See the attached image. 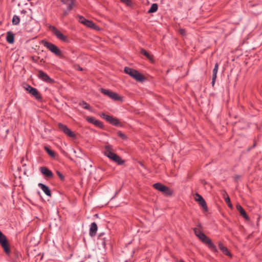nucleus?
I'll return each instance as SVG.
<instances>
[{
  "mask_svg": "<svg viewBox=\"0 0 262 262\" xmlns=\"http://www.w3.org/2000/svg\"><path fill=\"white\" fill-rule=\"evenodd\" d=\"M193 230L195 235L203 243L205 244L210 250L213 252H217L216 246L209 237L196 228H194Z\"/></svg>",
  "mask_w": 262,
  "mask_h": 262,
  "instance_id": "1",
  "label": "nucleus"
},
{
  "mask_svg": "<svg viewBox=\"0 0 262 262\" xmlns=\"http://www.w3.org/2000/svg\"><path fill=\"white\" fill-rule=\"evenodd\" d=\"M105 151L104 154L113 161L117 163L118 165H121L124 164L125 161L116 154L112 151L113 147L111 145H105L104 147Z\"/></svg>",
  "mask_w": 262,
  "mask_h": 262,
  "instance_id": "2",
  "label": "nucleus"
},
{
  "mask_svg": "<svg viewBox=\"0 0 262 262\" xmlns=\"http://www.w3.org/2000/svg\"><path fill=\"white\" fill-rule=\"evenodd\" d=\"M124 72L129 75L138 82H142L147 79L146 77L140 73L138 71L128 67L124 68Z\"/></svg>",
  "mask_w": 262,
  "mask_h": 262,
  "instance_id": "3",
  "label": "nucleus"
},
{
  "mask_svg": "<svg viewBox=\"0 0 262 262\" xmlns=\"http://www.w3.org/2000/svg\"><path fill=\"white\" fill-rule=\"evenodd\" d=\"M124 72L129 75L138 82H142L147 79L146 77L140 73L138 71L128 67L124 68Z\"/></svg>",
  "mask_w": 262,
  "mask_h": 262,
  "instance_id": "4",
  "label": "nucleus"
},
{
  "mask_svg": "<svg viewBox=\"0 0 262 262\" xmlns=\"http://www.w3.org/2000/svg\"><path fill=\"white\" fill-rule=\"evenodd\" d=\"M40 43L46 47L57 57L63 58V56L62 51L55 45L47 41L46 39L41 40Z\"/></svg>",
  "mask_w": 262,
  "mask_h": 262,
  "instance_id": "5",
  "label": "nucleus"
},
{
  "mask_svg": "<svg viewBox=\"0 0 262 262\" xmlns=\"http://www.w3.org/2000/svg\"><path fill=\"white\" fill-rule=\"evenodd\" d=\"M100 116L112 125L116 127L123 126V123L121 122L118 118L114 117L113 116L108 115L104 113H102L100 115Z\"/></svg>",
  "mask_w": 262,
  "mask_h": 262,
  "instance_id": "6",
  "label": "nucleus"
},
{
  "mask_svg": "<svg viewBox=\"0 0 262 262\" xmlns=\"http://www.w3.org/2000/svg\"><path fill=\"white\" fill-rule=\"evenodd\" d=\"M100 91L101 92V93H102L104 95L108 96V97H110L114 101L122 102L123 100V97L120 96L117 93L114 92L113 91L110 90L101 88L100 89Z\"/></svg>",
  "mask_w": 262,
  "mask_h": 262,
  "instance_id": "7",
  "label": "nucleus"
},
{
  "mask_svg": "<svg viewBox=\"0 0 262 262\" xmlns=\"http://www.w3.org/2000/svg\"><path fill=\"white\" fill-rule=\"evenodd\" d=\"M24 88L32 96L35 98L39 102L42 101V97L39 91L35 88H33L28 84H25Z\"/></svg>",
  "mask_w": 262,
  "mask_h": 262,
  "instance_id": "8",
  "label": "nucleus"
},
{
  "mask_svg": "<svg viewBox=\"0 0 262 262\" xmlns=\"http://www.w3.org/2000/svg\"><path fill=\"white\" fill-rule=\"evenodd\" d=\"M24 88L32 96L35 98L39 102L42 101V97L39 91L35 88H33L28 84H25Z\"/></svg>",
  "mask_w": 262,
  "mask_h": 262,
  "instance_id": "9",
  "label": "nucleus"
},
{
  "mask_svg": "<svg viewBox=\"0 0 262 262\" xmlns=\"http://www.w3.org/2000/svg\"><path fill=\"white\" fill-rule=\"evenodd\" d=\"M49 28L58 39L64 42H69V40L68 37L63 34L57 28L53 26H50Z\"/></svg>",
  "mask_w": 262,
  "mask_h": 262,
  "instance_id": "10",
  "label": "nucleus"
},
{
  "mask_svg": "<svg viewBox=\"0 0 262 262\" xmlns=\"http://www.w3.org/2000/svg\"><path fill=\"white\" fill-rule=\"evenodd\" d=\"M57 126L59 130L62 132L64 134H66L68 137L74 139L76 138L75 134L73 132H72L67 126V125L63 124L62 123H58L57 124Z\"/></svg>",
  "mask_w": 262,
  "mask_h": 262,
  "instance_id": "11",
  "label": "nucleus"
},
{
  "mask_svg": "<svg viewBox=\"0 0 262 262\" xmlns=\"http://www.w3.org/2000/svg\"><path fill=\"white\" fill-rule=\"evenodd\" d=\"M37 77L43 81L51 84H54L55 81L54 79L50 77V76L42 70L37 71Z\"/></svg>",
  "mask_w": 262,
  "mask_h": 262,
  "instance_id": "12",
  "label": "nucleus"
},
{
  "mask_svg": "<svg viewBox=\"0 0 262 262\" xmlns=\"http://www.w3.org/2000/svg\"><path fill=\"white\" fill-rule=\"evenodd\" d=\"M0 244L5 253L9 254L10 252L9 244L6 236L0 231Z\"/></svg>",
  "mask_w": 262,
  "mask_h": 262,
  "instance_id": "13",
  "label": "nucleus"
},
{
  "mask_svg": "<svg viewBox=\"0 0 262 262\" xmlns=\"http://www.w3.org/2000/svg\"><path fill=\"white\" fill-rule=\"evenodd\" d=\"M39 170L46 179H50L53 178V173L48 167L45 166L40 167Z\"/></svg>",
  "mask_w": 262,
  "mask_h": 262,
  "instance_id": "14",
  "label": "nucleus"
},
{
  "mask_svg": "<svg viewBox=\"0 0 262 262\" xmlns=\"http://www.w3.org/2000/svg\"><path fill=\"white\" fill-rule=\"evenodd\" d=\"M236 208L237 210L239 212L240 215L242 216L243 217H244L247 221L250 220V218L247 215L246 211L239 204H237L236 205Z\"/></svg>",
  "mask_w": 262,
  "mask_h": 262,
  "instance_id": "15",
  "label": "nucleus"
},
{
  "mask_svg": "<svg viewBox=\"0 0 262 262\" xmlns=\"http://www.w3.org/2000/svg\"><path fill=\"white\" fill-rule=\"evenodd\" d=\"M218 246L219 249L222 252L223 254L227 256L232 257V255L231 252L229 251L228 249L224 245V244L222 243L219 242Z\"/></svg>",
  "mask_w": 262,
  "mask_h": 262,
  "instance_id": "16",
  "label": "nucleus"
},
{
  "mask_svg": "<svg viewBox=\"0 0 262 262\" xmlns=\"http://www.w3.org/2000/svg\"><path fill=\"white\" fill-rule=\"evenodd\" d=\"M38 185L47 196L51 197V191L48 186L42 183H39Z\"/></svg>",
  "mask_w": 262,
  "mask_h": 262,
  "instance_id": "17",
  "label": "nucleus"
},
{
  "mask_svg": "<svg viewBox=\"0 0 262 262\" xmlns=\"http://www.w3.org/2000/svg\"><path fill=\"white\" fill-rule=\"evenodd\" d=\"M98 229V226L95 222L91 223L89 234L91 237L94 236L96 234V232Z\"/></svg>",
  "mask_w": 262,
  "mask_h": 262,
  "instance_id": "18",
  "label": "nucleus"
},
{
  "mask_svg": "<svg viewBox=\"0 0 262 262\" xmlns=\"http://www.w3.org/2000/svg\"><path fill=\"white\" fill-rule=\"evenodd\" d=\"M43 148L51 158L56 159V158L58 157V155L56 152L51 149L48 146H45Z\"/></svg>",
  "mask_w": 262,
  "mask_h": 262,
  "instance_id": "19",
  "label": "nucleus"
},
{
  "mask_svg": "<svg viewBox=\"0 0 262 262\" xmlns=\"http://www.w3.org/2000/svg\"><path fill=\"white\" fill-rule=\"evenodd\" d=\"M106 237H105L104 233H101L99 234L98 241L100 244L102 245L104 248L106 246Z\"/></svg>",
  "mask_w": 262,
  "mask_h": 262,
  "instance_id": "20",
  "label": "nucleus"
},
{
  "mask_svg": "<svg viewBox=\"0 0 262 262\" xmlns=\"http://www.w3.org/2000/svg\"><path fill=\"white\" fill-rule=\"evenodd\" d=\"M6 40L9 43H13L14 41V34L10 31L7 33Z\"/></svg>",
  "mask_w": 262,
  "mask_h": 262,
  "instance_id": "21",
  "label": "nucleus"
},
{
  "mask_svg": "<svg viewBox=\"0 0 262 262\" xmlns=\"http://www.w3.org/2000/svg\"><path fill=\"white\" fill-rule=\"evenodd\" d=\"M84 25L90 28L94 29L95 30L99 29V27L92 20H89L87 19Z\"/></svg>",
  "mask_w": 262,
  "mask_h": 262,
  "instance_id": "22",
  "label": "nucleus"
},
{
  "mask_svg": "<svg viewBox=\"0 0 262 262\" xmlns=\"http://www.w3.org/2000/svg\"><path fill=\"white\" fill-rule=\"evenodd\" d=\"M199 204L202 206L205 212L208 211V208L206 204V202L204 198L200 199L197 202Z\"/></svg>",
  "mask_w": 262,
  "mask_h": 262,
  "instance_id": "23",
  "label": "nucleus"
},
{
  "mask_svg": "<svg viewBox=\"0 0 262 262\" xmlns=\"http://www.w3.org/2000/svg\"><path fill=\"white\" fill-rule=\"evenodd\" d=\"M162 192L166 196H171L173 194V191L168 187L166 185L163 189Z\"/></svg>",
  "mask_w": 262,
  "mask_h": 262,
  "instance_id": "24",
  "label": "nucleus"
},
{
  "mask_svg": "<svg viewBox=\"0 0 262 262\" xmlns=\"http://www.w3.org/2000/svg\"><path fill=\"white\" fill-rule=\"evenodd\" d=\"M140 53L145 56L149 60H153L152 55H151L145 49L142 48L140 50Z\"/></svg>",
  "mask_w": 262,
  "mask_h": 262,
  "instance_id": "25",
  "label": "nucleus"
},
{
  "mask_svg": "<svg viewBox=\"0 0 262 262\" xmlns=\"http://www.w3.org/2000/svg\"><path fill=\"white\" fill-rule=\"evenodd\" d=\"M165 186V185H164V184L160 183H156L152 185L153 187L155 189H156L160 192L162 191L163 189L164 188Z\"/></svg>",
  "mask_w": 262,
  "mask_h": 262,
  "instance_id": "26",
  "label": "nucleus"
},
{
  "mask_svg": "<svg viewBox=\"0 0 262 262\" xmlns=\"http://www.w3.org/2000/svg\"><path fill=\"white\" fill-rule=\"evenodd\" d=\"M158 9V5L157 3H154L151 5L150 8L148 10V13H152L156 12Z\"/></svg>",
  "mask_w": 262,
  "mask_h": 262,
  "instance_id": "27",
  "label": "nucleus"
},
{
  "mask_svg": "<svg viewBox=\"0 0 262 262\" xmlns=\"http://www.w3.org/2000/svg\"><path fill=\"white\" fill-rule=\"evenodd\" d=\"M79 105L81 106L83 108L89 111H92V107L90 104L87 103L85 101H82L79 103Z\"/></svg>",
  "mask_w": 262,
  "mask_h": 262,
  "instance_id": "28",
  "label": "nucleus"
},
{
  "mask_svg": "<svg viewBox=\"0 0 262 262\" xmlns=\"http://www.w3.org/2000/svg\"><path fill=\"white\" fill-rule=\"evenodd\" d=\"M217 71H218L217 70H215L214 69H213V71H212V82H211L212 86H214L216 79Z\"/></svg>",
  "mask_w": 262,
  "mask_h": 262,
  "instance_id": "29",
  "label": "nucleus"
},
{
  "mask_svg": "<svg viewBox=\"0 0 262 262\" xmlns=\"http://www.w3.org/2000/svg\"><path fill=\"white\" fill-rule=\"evenodd\" d=\"M95 125L96 126L101 128V129H104V126L103 123L100 121L96 119L95 121L94 122V123L93 124Z\"/></svg>",
  "mask_w": 262,
  "mask_h": 262,
  "instance_id": "30",
  "label": "nucleus"
},
{
  "mask_svg": "<svg viewBox=\"0 0 262 262\" xmlns=\"http://www.w3.org/2000/svg\"><path fill=\"white\" fill-rule=\"evenodd\" d=\"M117 135L120 138H121L123 140H126L127 139V136L124 134V133H123L121 131H118L117 133Z\"/></svg>",
  "mask_w": 262,
  "mask_h": 262,
  "instance_id": "31",
  "label": "nucleus"
},
{
  "mask_svg": "<svg viewBox=\"0 0 262 262\" xmlns=\"http://www.w3.org/2000/svg\"><path fill=\"white\" fill-rule=\"evenodd\" d=\"M225 201L226 203L227 204L228 206L230 208H233V205L231 202L229 196H226L225 199Z\"/></svg>",
  "mask_w": 262,
  "mask_h": 262,
  "instance_id": "32",
  "label": "nucleus"
},
{
  "mask_svg": "<svg viewBox=\"0 0 262 262\" xmlns=\"http://www.w3.org/2000/svg\"><path fill=\"white\" fill-rule=\"evenodd\" d=\"M85 119L88 122L93 124L96 119L92 116H86Z\"/></svg>",
  "mask_w": 262,
  "mask_h": 262,
  "instance_id": "33",
  "label": "nucleus"
},
{
  "mask_svg": "<svg viewBox=\"0 0 262 262\" xmlns=\"http://www.w3.org/2000/svg\"><path fill=\"white\" fill-rule=\"evenodd\" d=\"M75 1H76V0L72 1L71 2H70V3H69L68 5H67L68 7H67V9H68V11H71L72 10V9L73 8V7L74 6Z\"/></svg>",
  "mask_w": 262,
  "mask_h": 262,
  "instance_id": "34",
  "label": "nucleus"
},
{
  "mask_svg": "<svg viewBox=\"0 0 262 262\" xmlns=\"http://www.w3.org/2000/svg\"><path fill=\"white\" fill-rule=\"evenodd\" d=\"M56 173L57 175L58 176L59 178L60 179V180L61 181H62V182L64 181V180H65V177H64V176L62 173H61L58 170H57Z\"/></svg>",
  "mask_w": 262,
  "mask_h": 262,
  "instance_id": "35",
  "label": "nucleus"
},
{
  "mask_svg": "<svg viewBox=\"0 0 262 262\" xmlns=\"http://www.w3.org/2000/svg\"><path fill=\"white\" fill-rule=\"evenodd\" d=\"M121 2L125 4L127 6L132 7L133 6V2L132 0H120Z\"/></svg>",
  "mask_w": 262,
  "mask_h": 262,
  "instance_id": "36",
  "label": "nucleus"
},
{
  "mask_svg": "<svg viewBox=\"0 0 262 262\" xmlns=\"http://www.w3.org/2000/svg\"><path fill=\"white\" fill-rule=\"evenodd\" d=\"M78 17L79 18V21L81 24L84 25L87 19L81 15H78Z\"/></svg>",
  "mask_w": 262,
  "mask_h": 262,
  "instance_id": "37",
  "label": "nucleus"
},
{
  "mask_svg": "<svg viewBox=\"0 0 262 262\" xmlns=\"http://www.w3.org/2000/svg\"><path fill=\"white\" fill-rule=\"evenodd\" d=\"M257 139L255 138H254L253 144L251 147H250L248 148V150L249 151V150H251L252 149H253L254 148H255L257 145Z\"/></svg>",
  "mask_w": 262,
  "mask_h": 262,
  "instance_id": "38",
  "label": "nucleus"
},
{
  "mask_svg": "<svg viewBox=\"0 0 262 262\" xmlns=\"http://www.w3.org/2000/svg\"><path fill=\"white\" fill-rule=\"evenodd\" d=\"M203 198V196L201 195H200V194H199L198 193L196 192L195 193L194 199H195V201L198 202L200 199H202Z\"/></svg>",
  "mask_w": 262,
  "mask_h": 262,
  "instance_id": "39",
  "label": "nucleus"
},
{
  "mask_svg": "<svg viewBox=\"0 0 262 262\" xmlns=\"http://www.w3.org/2000/svg\"><path fill=\"white\" fill-rule=\"evenodd\" d=\"M40 57L39 56H32L31 57V59L33 62H37L38 60L39 59Z\"/></svg>",
  "mask_w": 262,
  "mask_h": 262,
  "instance_id": "40",
  "label": "nucleus"
},
{
  "mask_svg": "<svg viewBox=\"0 0 262 262\" xmlns=\"http://www.w3.org/2000/svg\"><path fill=\"white\" fill-rule=\"evenodd\" d=\"M179 32L180 33V34L183 36H185L186 35V32H185V30L184 29H180L179 30Z\"/></svg>",
  "mask_w": 262,
  "mask_h": 262,
  "instance_id": "41",
  "label": "nucleus"
},
{
  "mask_svg": "<svg viewBox=\"0 0 262 262\" xmlns=\"http://www.w3.org/2000/svg\"><path fill=\"white\" fill-rule=\"evenodd\" d=\"M222 192L223 197L224 198V200L225 199V198L226 196H229V195H228V193H227V192L226 191V190H222Z\"/></svg>",
  "mask_w": 262,
  "mask_h": 262,
  "instance_id": "42",
  "label": "nucleus"
},
{
  "mask_svg": "<svg viewBox=\"0 0 262 262\" xmlns=\"http://www.w3.org/2000/svg\"><path fill=\"white\" fill-rule=\"evenodd\" d=\"M69 12H70V11H68V9H67L66 10H65L63 13H62V16L63 17H66L69 13Z\"/></svg>",
  "mask_w": 262,
  "mask_h": 262,
  "instance_id": "43",
  "label": "nucleus"
},
{
  "mask_svg": "<svg viewBox=\"0 0 262 262\" xmlns=\"http://www.w3.org/2000/svg\"><path fill=\"white\" fill-rule=\"evenodd\" d=\"M12 23L14 25H16V15H14L12 18Z\"/></svg>",
  "mask_w": 262,
  "mask_h": 262,
  "instance_id": "44",
  "label": "nucleus"
},
{
  "mask_svg": "<svg viewBox=\"0 0 262 262\" xmlns=\"http://www.w3.org/2000/svg\"><path fill=\"white\" fill-rule=\"evenodd\" d=\"M241 176L239 175H235L234 177V180L235 182H237L238 180L241 178Z\"/></svg>",
  "mask_w": 262,
  "mask_h": 262,
  "instance_id": "45",
  "label": "nucleus"
},
{
  "mask_svg": "<svg viewBox=\"0 0 262 262\" xmlns=\"http://www.w3.org/2000/svg\"><path fill=\"white\" fill-rule=\"evenodd\" d=\"M218 69H219V63L217 62H216L215 64L214 67V69L218 70Z\"/></svg>",
  "mask_w": 262,
  "mask_h": 262,
  "instance_id": "46",
  "label": "nucleus"
},
{
  "mask_svg": "<svg viewBox=\"0 0 262 262\" xmlns=\"http://www.w3.org/2000/svg\"><path fill=\"white\" fill-rule=\"evenodd\" d=\"M78 70L80 71H82L83 70V69L80 67L79 65H78Z\"/></svg>",
  "mask_w": 262,
  "mask_h": 262,
  "instance_id": "47",
  "label": "nucleus"
},
{
  "mask_svg": "<svg viewBox=\"0 0 262 262\" xmlns=\"http://www.w3.org/2000/svg\"><path fill=\"white\" fill-rule=\"evenodd\" d=\"M40 62L41 63H45V61L43 60V59H41L40 60Z\"/></svg>",
  "mask_w": 262,
  "mask_h": 262,
  "instance_id": "48",
  "label": "nucleus"
},
{
  "mask_svg": "<svg viewBox=\"0 0 262 262\" xmlns=\"http://www.w3.org/2000/svg\"><path fill=\"white\" fill-rule=\"evenodd\" d=\"M19 21H20V18L18 16H17V24H19Z\"/></svg>",
  "mask_w": 262,
  "mask_h": 262,
  "instance_id": "49",
  "label": "nucleus"
},
{
  "mask_svg": "<svg viewBox=\"0 0 262 262\" xmlns=\"http://www.w3.org/2000/svg\"><path fill=\"white\" fill-rule=\"evenodd\" d=\"M180 262H185L184 260H183V259H181L180 260Z\"/></svg>",
  "mask_w": 262,
  "mask_h": 262,
  "instance_id": "50",
  "label": "nucleus"
}]
</instances>
